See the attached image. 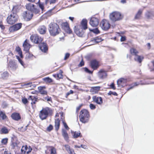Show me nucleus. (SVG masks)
<instances>
[{"label": "nucleus", "mask_w": 154, "mask_h": 154, "mask_svg": "<svg viewBox=\"0 0 154 154\" xmlns=\"http://www.w3.org/2000/svg\"><path fill=\"white\" fill-rule=\"evenodd\" d=\"M53 129V126L51 125H49L47 127V131H51Z\"/></svg>", "instance_id": "obj_48"}, {"label": "nucleus", "mask_w": 154, "mask_h": 154, "mask_svg": "<svg viewBox=\"0 0 154 154\" xmlns=\"http://www.w3.org/2000/svg\"><path fill=\"white\" fill-rule=\"evenodd\" d=\"M49 151L50 152V154H57L56 149L54 147H50Z\"/></svg>", "instance_id": "obj_34"}, {"label": "nucleus", "mask_w": 154, "mask_h": 154, "mask_svg": "<svg viewBox=\"0 0 154 154\" xmlns=\"http://www.w3.org/2000/svg\"><path fill=\"white\" fill-rule=\"evenodd\" d=\"M144 59V57L143 56L136 55L134 57V59L135 61L141 63Z\"/></svg>", "instance_id": "obj_18"}, {"label": "nucleus", "mask_w": 154, "mask_h": 154, "mask_svg": "<svg viewBox=\"0 0 154 154\" xmlns=\"http://www.w3.org/2000/svg\"><path fill=\"white\" fill-rule=\"evenodd\" d=\"M8 77V73L7 72H5L1 74V77L4 79H7Z\"/></svg>", "instance_id": "obj_35"}, {"label": "nucleus", "mask_w": 154, "mask_h": 154, "mask_svg": "<svg viewBox=\"0 0 154 154\" xmlns=\"http://www.w3.org/2000/svg\"><path fill=\"white\" fill-rule=\"evenodd\" d=\"M60 125V120L58 119H55V129L57 131L59 129Z\"/></svg>", "instance_id": "obj_27"}, {"label": "nucleus", "mask_w": 154, "mask_h": 154, "mask_svg": "<svg viewBox=\"0 0 154 154\" xmlns=\"http://www.w3.org/2000/svg\"><path fill=\"white\" fill-rule=\"evenodd\" d=\"M109 17L112 21H116L121 20L122 18V16L120 13L118 12H114L110 14Z\"/></svg>", "instance_id": "obj_3"}, {"label": "nucleus", "mask_w": 154, "mask_h": 154, "mask_svg": "<svg viewBox=\"0 0 154 154\" xmlns=\"http://www.w3.org/2000/svg\"><path fill=\"white\" fill-rule=\"evenodd\" d=\"M98 75L100 79H104L106 77V72L104 70L101 69L98 72Z\"/></svg>", "instance_id": "obj_13"}, {"label": "nucleus", "mask_w": 154, "mask_h": 154, "mask_svg": "<svg viewBox=\"0 0 154 154\" xmlns=\"http://www.w3.org/2000/svg\"><path fill=\"white\" fill-rule=\"evenodd\" d=\"M84 63L83 60H82L78 65L79 66L81 67L84 65Z\"/></svg>", "instance_id": "obj_60"}, {"label": "nucleus", "mask_w": 154, "mask_h": 154, "mask_svg": "<svg viewBox=\"0 0 154 154\" xmlns=\"http://www.w3.org/2000/svg\"><path fill=\"white\" fill-rule=\"evenodd\" d=\"M32 12L35 14H37L39 13V11L38 9L35 8L34 7V9L32 10Z\"/></svg>", "instance_id": "obj_51"}, {"label": "nucleus", "mask_w": 154, "mask_h": 154, "mask_svg": "<svg viewBox=\"0 0 154 154\" xmlns=\"http://www.w3.org/2000/svg\"><path fill=\"white\" fill-rule=\"evenodd\" d=\"M108 94L109 95H113L115 96H117L118 94L117 93L115 92H113L111 91H110L108 93Z\"/></svg>", "instance_id": "obj_46"}, {"label": "nucleus", "mask_w": 154, "mask_h": 154, "mask_svg": "<svg viewBox=\"0 0 154 154\" xmlns=\"http://www.w3.org/2000/svg\"><path fill=\"white\" fill-rule=\"evenodd\" d=\"M22 26V23H18L10 27L11 29H20Z\"/></svg>", "instance_id": "obj_30"}, {"label": "nucleus", "mask_w": 154, "mask_h": 154, "mask_svg": "<svg viewBox=\"0 0 154 154\" xmlns=\"http://www.w3.org/2000/svg\"><path fill=\"white\" fill-rule=\"evenodd\" d=\"M49 26L50 29H58L59 26L58 25L55 23H51L49 25Z\"/></svg>", "instance_id": "obj_31"}, {"label": "nucleus", "mask_w": 154, "mask_h": 154, "mask_svg": "<svg viewBox=\"0 0 154 154\" xmlns=\"http://www.w3.org/2000/svg\"><path fill=\"white\" fill-rule=\"evenodd\" d=\"M81 25L82 29H87V21L86 19H83L81 22Z\"/></svg>", "instance_id": "obj_20"}, {"label": "nucleus", "mask_w": 154, "mask_h": 154, "mask_svg": "<svg viewBox=\"0 0 154 154\" xmlns=\"http://www.w3.org/2000/svg\"><path fill=\"white\" fill-rule=\"evenodd\" d=\"M79 118L80 121L82 123H85L88 122L89 118V115L88 110L85 109L81 110Z\"/></svg>", "instance_id": "obj_1"}, {"label": "nucleus", "mask_w": 154, "mask_h": 154, "mask_svg": "<svg viewBox=\"0 0 154 154\" xmlns=\"http://www.w3.org/2000/svg\"><path fill=\"white\" fill-rule=\"evenodd\" d=\"M64 30H65V31L66 32L69 34H71L72 32V31L71 29H64Z\"/></svg>", "instance_id": "obj_59"}, {"label": "nucleus", "mask_w": 154, "mask_h": 154, "mask_svg": "<svg viewBox=\"0 0 154 154\" xmlns=\"http://www.w3.org/2000/svg\"><path fill=\"white\" fill-rule=\"evenodd\" d=\"M0 117L1 118L2 120H4L6 118L7 116L5 113L0 110Z\"/></svg>", "instance_id": "obj_36"}, {"label": "nucleus", "mask_w": 154, "mask_h": 154, "mask_svg": "<svg viewBox=\"0 0 154 154\" xmlns=\"http://www.w3.org/2000/svg\"><path fill=\"white\" fill-rule=\"evenodd\" d=\"M16 51L19 54L21 57H23L22 52L21 48L19 47H17L16 48Z\"/></svg>", "instance_id": "obj_38"}, {"label": "nucleus", "mask_w": 154, "mask_h": 154, "mask_svg": "<svg viewBox=\"0 0 154 154\" xmlns=\"http://www.w3.org/2000/svg\"><path fill=\"white\" fill-rule=\"evenodd\" d=\"M63 73V71L62 70H59V73L57 74H55L54 75V76H57V78L59 79H62L63 77V75L62 74V73Z\"/></svg>", "instance_id": "obj_37"}, {"label": "nucleus", "mask_w": 154, "mask_h": 154, "mask_svg": "<svg viewBox=\"0 0 154 154\" xmlns=\"http://www.w3.org/2000/svg\"><path fill=\"white\" fill-rule=\"evenodd\" d=\"M38 32L41 34H43L45 33L46 29H38Z\"/></svg>", "instance_id": "obj_47"}, {"label": "nucleus", "mask_w": 154, "mask_h": 154, "mask_svg": "<svg viewBox=\"0 0 154 154\" xmlns=\"http://www.w3.org/2000/svg\"><path fill=\"white\" fill-rule=\"evenodd\" d=\"M22 102L24 104H26L28 102L27 99L26 98H23L22 100Z\"/></svg>", "instance_id": "obj_58"}, {"label": "nucleus", "mask_w": 154, "mask_h": 154, "mask_svg": "<svg viewBox=\"0 0 154 154\" xmlns=\"http://www.w3.org/2000/svg\"><path fill=\"white\" fill-rule=\"evenodd\" d=\"M94 41L97 43L101 42L102 41L101 38H99L98 37H96L94 40Z\"/></svg>", "instance_id": "obj_50"}, {"label": "nucleus", "mask_w": 154, "mask_h": 154, "mask_svg": "<svg viewBox=\"0 0 154 154\" xmlns=\"http://www.w3.org/2000/svg\"><path fill=\"white\" fill-rule=\"evenodd\" d=\"M90 107L91 109H94L96 108L95 105L92 103H91L90 104Z\"/></svg>", "instance_id": "obj_54"}, {"label": "nucleus", "mask_w": 154, "mask_h": 154, "mask_svg": "<svg viewBox=\"0 0 154 154\" xmlns=\"http://www.w3.org/2000/svg\"><path fill=\"white\" fill-rule=\"evenodd\" d=\"M121 37L120 40L121 42H123L125 41L126 38L125 36H121Z\"/></svg>", "instance_id": "obj_63"}, {"label": "nucleus", "mask_w": 154, "mask_h": 154, "mask_svg": "<svg viewBox=\"0 0 154 154\" xmlns=\"http://www.w3.org/2000/svg\"><path fill=\"white\" fill-rule=\"evenodd\" d=\"M22 16L25 20L27 21L32 19L33 14L32 11H27L23 13Z\"/></svg>", "instance_id": "obj_6"}, {"label": "nucleus", "mask_w": 154, "mask_h": 154, "mask_svg": "<svg viewBox=\"0 0 154 154\" xmlns=\"http://www.w3.org/2000/svg\"><path fill=\"white\" fill-rule=\"evenodd\" d=\"M92 98L93 101L97 104L100 105L103 103L102 98L100 97H97L96 96H94Z\"/></svg>", "instance_id": "obj_15"}, {"label": "nucleus", "mask_w": 154, "mask_h": 154, "mask_svg": "<svg viewBox=\"0 0 154 154\" xmlns=\"http://www.w3.org/2000/svg\"><path fill=\"white\" fill-rule=\"evenodd\" d=\"M8 66L10 69L12 71H14L17 68V66L14 61L10 60L8 63Z\"/></svg>", "instance_id": "obj_10"}, {"label": "nucleus", "mask_w": 154, "mask_h": 154, "mask_svg": "<svg viewBox=\"0 0 154 154\" xmlns=\"http://www.w3.org/2000/svg\"><path fill=\"white\" fill-rule=\"evenodd\" d=\"M9 132V130L6 127L2 128L0 131V133L1 134H7Z\"/></svg>", "instance_id": "obj_33"}, {"label": "nucleus", "mask_w": 154, "mask_h": 154, "mask_svg": "<svg viewBox=\"0 0 154 154\" xmlns=\"http://www.w3.org/2000/svg\"><path fill=\"white\" fill-rule=\"evenodd\" d=\"M71 133L74 138H77L80 136L81 133L79 131H71Z\"/></svg>", "instance_id": "obj_28"}, {"label": "nucleus", "mask_w": 154, "mask_h": 154, "mask_svg": "<svg viewBox=\"0 0 154 154\" xmlns=\"http://www.w3.org/2000/svg\"><path fill=\"white\" fill-rule=\"evenodd\" d=\"M142 12V11L141 10H139L135 16V19H139L141 17V15Z\"/></svg>", "instance_id": "obj_40"}, {"label": "nucleus", "mask_w": 154, "mask_h": 154, "mask_svg": "<svg viewBox=\"0 0 154 154\" xmlns=\"http://www.w3.org/2000/svg\"><path fill=\"white\" fill-rule=\"evenodd\" d=\"M130 52L132 55H134L135 56L137 55L138 53V52L135 49L133 48H131Z\"/></svg>", "instance_id": "obj_32"}, {"label": "nucleus", "mask_w": 154, "mask_h": 154, "mask_svg": "<svg viewBox=\"0 0 154 154\" xmlns=\"http://www.w3.org/2000/svg\"><path fill=\"white\" fill-rule=\"evenodd\" d=\"M44 99L45 100H47L48 101H51V97H49L48 96L44 97Z\"/></svg>", "instance_id": "obj_56"}, {"label": "nucleus", "mask_w": 154, "mask_h": 154, "mask_svg": "<svg viewBox=\"0 0 154 154\" xmlns=\"http://www.w3.org/2000/svg\"><path fill=\"white\" fill-rule=\"evenodd\" d=\"M39 48L43 52L45 53L48 50V47L46 43L43 42L39 43Z\"/></svg>", "instance_id": "obj_11"}, {"label": "nucleus", "mask_w": 154, "mask_h": 154, "mask_svg": "<svg viewBox=\"0 0 154 154\" xmlns=\"http://www.w3.org/2000/svg\"><path fill=\"white\" fill-rule=\"evenodd\" d=\"M70 54L69 53H66L65 54L64 57V60H66L69 57Z\"/></svg>", "instance_id": "obj_55"}, {"label": "nucleus", "mask_w": 154, "mask_h": 154, "mask_svg": "<svg viewBox=\"0 0 154 154\" xmlns=\"http://www.w3.org/2000/svg\"><path fill=\"white\" fill-rule=\"evenodd\" d=\"M34 5L31 3L27 4L26 5V9L27 11H31L32 12V10L34 9Z\"/></svg>", "instance_id": "obj_26"}, {"label": "nucleus", "mask_w": 154, "mask_h": 154, "mask_svg": "<svg viewBox=\"0 0 154 154\" xmlns=\"http://www.w3.org/2000/svg\"><path fill=\"white\" fill-rule=\"evenodd\" d=\"M90 66L93 69H96L99 66L98 62L96 60H93L91 61Z\"/></svg>", "instance_id": "obj_12"}, {"label": "nucleus", "mask_w": 154, "mask_h": 154, "mask_svg": "<svg viewBox=\"0 0 154 154\" xmlns=\"http://www.w3.org/2000/svg\"><path fill=\"white\" fill-rule=\"evenodd\" d=\"M39 8L41 9L42 11H43L44 10V6L43 4L39 3Z\"/></svg>", "instance_id": "obj_52"}, {"label": "nucleus", "mask_w": 154, "mask_h": 154, "mask_svg": "<svg viewBox=\"0 0 154 154\" xmlns=\"http://www.w3.org/2000/svg\"><path fill=\"white\" fill-rule=\"evenodd\" d=\"M14 139H15V140L16 139V138L14 136H13V137H11V141L12 143V144L14 146H16L17 145V143L15 142H14Z\"/></svg>", "instance_id": "obj_42"}, {"label": "nucleus", "mask_w": 154, "mask_h": 154, "mask_svg": "<svg viewBox=\"0 0 154 154\" xmlns=\"http://www.w3.org/2000/svg\"><path fill=\"white\" fill-rule=\"evenodd\" d=\"M3 154H11V153L8 151L5 150Z\"/></svg>", "instance_id": "obj_64"}, {"label": "nucleus", "mask_w": 154, "mask_h": 154, "mask_svg": "<svg viewBox=\"0 0 154 154\" xmlns=\"http://www.w3.org/2000/svg\"><path fill=\"white\" fill-rule=\"evenodd\" d=\"M61 25L62 29H70L69 24L66 22L62 23Z\"/></svg>", "instance_id": "obj_29"}, {"label": "nucleus", "mask_w": 154, "mask_h": 154, "mask_svg": "<svg viewBox=\"0 0 154 154\" xmlns=\"http://www.w3.org/2000/svg\"><path fill=\"white\" fill-rule=\"evenodd\" d=\"M98 19L96 17H92L90 20V24L93 27L97 26L99 24Z\"/></svg>", "instance_id": "obj_9"}, {"label": "nucleus", "mask_w": 154, "mask_h": 154, "mask_svg": "<svg viewBox=\"0 0 154 154\" xmlns=\"http://www.w3.org/2000/svg\"><path fill=\"white\" fill-rule=\"evenodd\" d=\"M45 86H40L38 87V91L41 94L43 95L47 94V91L45 89Z\"/></svg>", "instance_id": "obj_19"}, {"label": "nucleus", "mask_w": 154, "mask_h": 154, "mask_svg": "<svg viewBox=\"0 0 154 154\" xmlns=\"http://www.w3.org/2000/svg\"><path fill=\"white\" fill-rule=\"evenodd\" d=\"M66 150L69 154H75L74 153V151L73 149L70 148V146L68 145H64Z\"/></svg>", "instance_id": "obj_22"}, {"label": "nucleus", "mask_w": 154, "mask_h": 154, "mask_svg": "<svg viewBox=\"0 0 154 154\" xmlns=\"http://www.w3.org/2000/svg\"><path fill=\"white\" fill-rule=\"evenodd\" d=\"M28 40L26 39L23 44V46L24 48V50L26 52H27L29 51V49L30 48L31 45L28 43Z\"/></svg>", "instance_id": "obj_14"}, {"label": "nucleus", "mask_w": 154, "mask_h": 154, "mask_svg": "<svg viewBox=\"0 0 154 154\" xmlns=\"http://www.w3.org/2000/svg\"><path fill=\"white\" fill-rule=\"evenodd\" d=\"M18 16L16 13L11 12L7 18V23L10 24H13L17 21Z\"/></svg>", "instance_id": "obj_2"}, {"label": "nucleus", "mask_w": 154, "mask_h": 154, "mask_svg": "<svg viewBox=\"0 0 154 154\" xmlns=\"http://www.w3.org/2000/svg\"><path fill=\"white\" fill-rule=\"evenodd\" d=\"M62 135L65 140L66 141H68L69 139V137L66 130L64 129H63L62 130Z\"/></svg>", "instance_id": "obj_23"}, {"label": "nucleus", "mask_w": 154, "mask_h": 154, "mask_svg": "<svg viewBox=\"0 0 154 154\" xmlns=\"http://www.w3.org/2000/svg\"><path fill=\"white\" fill-rule=\"evenodd\" d=\"M37 98L34 96H30L28 98L29 100H31L32 101L35 99H37Z\"/></svg>", "instance_id": "obj_49"}, {"label": "nucleus", "mask_w": 154, "mask_h": 154, "mask_svg": "<svg viewBox=\"0 0 154 154\" xmlns=\"http://www.w3.org/2000/svg\"><path fill=\"white\" fill-rule=\"evenodd\" d=\"M74 32L79 37L83 36L85 29H74Z\"/></svg>", "instance_id": "obj_16"}, {"label": "nucleus", "mask_w": 154, "mask_h": 154, "mask_svg": "<svg viewBox=\"0 0 154 154\" xmlns=\"http://www.w3.org/2000/svg\"><path fill=\"white\" fill-rule=\"evenodd\" d=\"M8 30V33H9L11 32H15L16 31H17V30H18V29H7Z\"/></svg>", "instance_id": "obj_61"}, {"label": "nucleus", "mask_w": 154, "mask_h": 154, "mask_svg": "<svg viewBox=\"0 0 154 154\" xmlns=\"http://www.w3.org/2000/svg\"><path fill=\"white\" fill-rule=\"evenodd\" d=\"M100 26L102 29H109L111 26L109 21L105 19H103L101 21Z\"/></svg>", "instance_id": "obj_7"}, {"label": "nucleus", "mask_w": 154, "mask_h": 154, "mask_svg": "<svg viewBox=\"0 0 154 154\" xmlns=\"http://www.w3.org/2000/svg\"><path fill=\"white\" fill-rule=\"evenodd\" d=\"M8 141V139L7 138H4L2 140V143L4 145H6Z\"/></svg>", "instance_id": "obj_44"}, {"label": "nucleus", "mask_w": 154, "mask_h": 154, "mask_svg": "<svg viewBox=\"0 0 154 154\" xmlns=\"http://www.w3.org/2000/svg\"><path fill=\"white\" fill-rule=\"evenodd\" d=\"M11 117L13 119L16 121L19 120L21 118L19 114L17 113H13L11 115Z\"/></svg>", "instance_id": "obj_21"}, {"label": "nucleus", "mask_w": 154, "mask_h": 154, "mask_svg": "<svg viewBox=\"0 0 154 154\" xmlns=\"http://www.w3.org/2000/svg\"><path fill=\"white\" fill-rule=\"evenodd\" d=\"M85 71L86 72L89 73H92V72L89 70L88 68H87L86 67H85L84 68Z\"/></svg>", "instance_id": "obj_57"}, {"label": "nucleus", "mask_w": 154, "mask_h": 154, "mask_svg": "<svg viewBox=\"0 0 154 154\" xmlns=\"http://www.w3.org/2000/svg\"><path fill=\"white\" fill-rule=\"evenodd\" d=\"M127 79L124 78H121L117 81L118 87L119 88H121L126 85Z\"/></svg>", "instance_id": "obj_8"}, {"label": "nucleus", "mask_w": 154, "mask_h": 154, "mask_svg": "<svg viewBox=\"0 0 154 154\" xmlns=\"http://www.w3.org/2000/svg\"><path fill=\"white\" fill-rule=\"evenodd\" d=\"M30 40L35 44H39L41 43L43 40V38L39 37L37 34H34L31 36Z\"/></svg>", "instance_id": "obj_5"}, {"label": "nucleus", "mask_w": 154, "mask_h": 154, "mask_svg": "<svg viewBox=\"0 0 154 154\" xmlns=\"http://www.w3.org/2000/svg\"><path fill=\"white\" fill-rule=\"evenodd\" d=\"M49 112L50 109L49 108H43L40 111L39 114V117L42 120L46 119L48 117Z\"/></svg>", "instance_id": "obj_4"}, {"label": "nucleus", "mask_w": 154, "mask_h": 154, "mask_svg": "<svg viewBox=\"0 0 154 154\" xmlns=\"http://www.w3.org/2000/svg\"><path fill=\"white\" fill-rule=\"evenodd\" d=\"M27 147L26 146H23L21 149V152L22 154H25L26 150Z\"/></svg>", "instance_id": "obj_45"}, {"label": "nucleus", "mask_w": 154, "mask_h": 154, "mask_svg": "<svg viewBox=\"0 0 154 154\" xmlns=\"http://www.w3.org/2000/svg\"><path fill=\"white\" fill-rule=\"evenodd\" d=\"M91 32H93L95 34H97L100 33L99 29H89Z\"/></svg>", "instance_id": "obj_43"}, {"label": "nucleus", "mask_w": 154, "mask_h": 154, "mask_svg": "<svg viewBox=\"0 0 154 154\" xmlns=\"http://www.w3.org/2000/svg\"><path fill=\"white\" fill-rule=\"evenodd\" d=\"M49 32L51 35L55 36L59 33L60 31L59 29H50Z\"/></svg>", "instance_id": "obj_25"}, {"label": "nucleus", "mask_w": 154, "mask_h": 154, "mask_svg": "<svg viewBox=\"0 0 154 154\" xmlns=\"http://www.w3.org/2000/svg\"><path fill=\"white\" fill-rule=\"evenodd\" d=\"M18 11V7L17 6H15L13 7V8L11 11V12L16 13Z\"/></svg>", "instance_id": "obj_41"}, {"label": "nucleus", "mask_w": 154, "mask_h": 154, "mask_svg": "<svg viewBox=\"0 0 154 154\" xmlns=\"http://www.w3.org/2000/svg\"><path fill=\"white\" fill-rule=\"evenodd\" d=\"M148 83H146V82L145 83H141V81H140V82H134L131 85V86L129 88H127V90L128 91H129L130 90V89H132L135 86H137L140 84L141 85H146V84H148Z\"/></svg>", "instance_id": "obj_17"}, {"label": "nucleus", "mask_w": 154, "mask_h": 154, "mask_svg": "<svg viewBox=\"0 0 154 154\" xmlns=\"http://www.w3.org/2000/svg\"><path fill=\"white\" fill-rule=\"evenodd\" d=\"M63 123L65 128L67 130H69V128L67 125L66 123L63 121Z\"/></svg>", "instance_id": "obj_53"}, {"label": "nucleus", "mask_w": 154, "mask_h": 154, "mask_svg": "<svg viewBox=\"0 0 154 154\" xmlns=\"http://www.w3.org/2000/svg\"><path fill=\"white\" fill-rule=\"evenodd\" d=\"M82 106V104H81L79 106L77 107L76 109V112H78L79 111V109H80L81 108V107Z\"/></svg>", "instance_id": "obj_62"}, {"label": "nucleus", "mask_w": 154, "mask_h": 154, "mask_svg": "<svg viewBox=\"0 0 154 154\" xmlns=\"http://www.w3.org/2000/svg\"><path fill=\"white\" fill-rule=\"evenodd\" d=\"M43 80L46 83H50L53 82L52 79L49 77L44 78Z\"/></svg>", "instance_id": "obj_39"}, {"label": "nucleus", "mask_w": 154, "mask_h": 154, "mask_svg": "<svg viewBox=\"0 0 154 154\" xmlns=\"http://www.w3.org/2000/svg\"><path fill=\"white\" fill-rule=\"evenodd\" d=\"M100 86L94 87L91 88L90 89V91L93 94L97 92V91L100 90Z\"/></svg>", "instance_id": "obj_24"}]
</instances>
